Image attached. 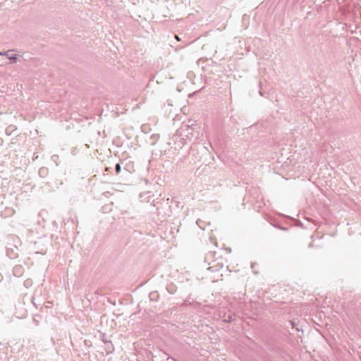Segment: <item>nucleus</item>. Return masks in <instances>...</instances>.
<instances>
[{
    "instance_id": "obj_3",
    "label": "nucleus",
    "mask_w": 361,
    "mask_h": 361,
    "mask_svg": "<svg viewBox=\"0 0 361 361\" xmlns=\"http://www.w3.org/2000/svg\"><path fill=\"white\" fill-rule=\"evenodd\" d=\"M49 173V170L46 167H41L38 171V174L41 178H45Z\"/></svg>"
},
{
    "instance_id": "obj_16",
    "label": "nucleus",
    "mask_w": 361,
    "mask_h": 361,
    "mask_svg": "<svg viewBox=\"0 0 361 361\" xmlns=\"http://www.w3.org/2000/svg\"><path fill=\"white\" fill-rule=\"evenodd\" d=\"M259 92L260 95H262V96L263 95L262 92L261 90H259Z\"/></svg>"
},
{
    "instance_id": "obj_6",
    "label": "nucleus",
    "mask_w": 361,
    "mask_h": 361,
    "mask_svg": "<svg viewBox=\"0 0 361 361\" xmlns=\"http://www.w3.org/2000/svg\"><path fill=\"white\" fill-rule=\"evenodd\" d=\"M159 135H157V134H154V135H152L151 136V137H150V140H151V141H152V142H151V144H152V145L155 144V143H156V142L157 141V140L159 139Z\"/></svg>"
},
{
    "instance_id": "obj_10",
    "label": "nucleus",
    "mask_w": 361,
    "mask_h": 361,
    "mask_svg": "<svg viewBox=\"0 0 361 361\" xmlns=\"http://www.w3.org/2000/svg\"><path fill=\"white\" fill-rule=\"evenodd\" d=\"M290 324L292 326L293 329H295V330L298 331H300L299 329L296 326V324H295V322L294 321H290Z\"/></svg>"
},
{
    "instance_id": "obj_8",
    "label": "nucleus",
    "mask_w": 361,
    "mask_h": 361,
    "mask_svg": "<svg viewBox=\"0 0 361 361\" xmlns=\"http://www.w3.org/2000/svg\"><path fill=\"white\" fill-rule=\"evenodd\" d=\"M115 171H116V174H118L121 171V164L120 163H117L115 166Z\"/></svg>"
},
{
    "instance_id": "obj_9",
    "label": "nucleus",
    "mask_w": 361,
    "mask_h": 361,
    "mask_svg": "<svg viewBox=\"0 0 361 361\" xmlns=\"http://www.w3.org/2000/svg\"><path fill=\"white\" fill-rule=\"evenodd\" d=\"M233 320V316L232 315H228L226 318L224 319V321L228 323L232 322Z\"/></svg>"
},
{
    "instance_id": "obj_5",
    "label": "nucleus",
    "mask_w": 361,
    "mask_h": 361,
    "mask_svg": "<svg viewBox=\"0 0 361 361\" xmlns=\"http://www.w3.org/2000/svg\"><path fill=\"white\" fill-rule=\"evenodd\" d=\"M221 267H220V266L219 265V264H216V265L209 267L207 268V270H209V271H212V272H215V271H219Z\"/></svg>"
},
{
    "instance_id": "obj_7",
    "label": "nucleus",
    "mask_w": 361,
    "mask_h": 361,
    "mask_svg": "<svg viewBox=\"0 0 361 361\" xmlns=\"http://www.w3.org/2000/svg\"><path fill=\"white\" fill-rule=\"evenodd\" d=\"M185 127L186 128L185 130L188 131V133L186 134V136H188V135H192V133L190 130H192V129L190 128L189 125H185ZM184 126L182 128V130H183Z\"/></svg>"
},
{
    "instance_id": "obj_11",
    "label": "nucleus",
    "mask_w": 361,
    "mask_h": 361,
    "mask_svg": "<svg viewBox=\"0 0 361 361\" xmlns=\"http://www.w3.org/2000/svg\"><path fill=\"white\" fill-rule=\"evenodd\" d=\"M7 255L10 257V258H14V255H12L11 253H10V250L8 249L7 250Z\"/></svg>"
},
{
    "instance_id": "obj_1",
    "label": "nucleus",
    "mask_w": 361,
    "mask_h": 361,
    "mask_svg": "<svg viewBox=\"0 0 361 361\" xmlns=\"http://www.w3.org/2000/svg\"><path fill=\"white\" fill-rule=\"evenodd\" d=\"M13 51V50L1 51H0V56H6V58L9 59L11 63H17L20 61V59H21L23 56L18 54H10V52Z\"/></svg>"
},
{
    "instance_id": "obj_12",
    "label": "nucleus",
    "mask_w": 361,
    "mask_h": 361,
    "mask_svg": "<svg viewBox=\"0 0 361 361\" xmlns=\"http://www.w3.org/2000/svg\"><path fill=\"white\" fill-rule=\"evenodd\" d=\"M279 230H281V231H288V228L284 227V226H280V227H279Z\"/></svg>"
},
{
    "instance_id": "obj_13",
    "label": "nucleus",
    "mask_w": 361,
    "mask_h": 361,
    "mask_svg": "<svg viewBox=\"0 0 361 361\" xmlns=\"http://www.w3.org/2000/svg\"><path fill=\"white\" fill-rule=\"evenodd\" d=\"M167 290H168L169 293L171 294H173L174 293L173 290H171L170 288H167Z\"/></svg>"
},
{
    "instance_id": "obj_14",
    "label": "nucleus",
    "mask_w": 361,
    "mask_h": 361,
    "mask_svg": "<svg viewBox=\"0 0 361 361\" xmlns=\"http://www.w3.org/2000/svg\"><path fill=\"white\" fill-rule=\"evenodd\" d=\"M312 246H313V244H312V243H310V245H309V247H312Z\"/></svg>"
},
{
    "instance_id": "obj_4",
    "label": "nucleus",
    "mask_w": 361,
    "mask_h": 361,
    "mask_svg": "<svg viewBox=\"0 0 361 361\" xmlns=\"http://www.w3.org/2000/svg\"><path fill=\"white\" fill-rule=\"evenodd\" d=\"M269 224L276 228H279L281 226L276 219L271 218L269 221Z\"/></svg>"
},
{
    "instance_id": "obj_17",
    "label": "nucleus",
    "mask_w": 361,
    "mask_h": 361,
    "mask_svg": "<svg viewBox=\"0 0 361 361\" xmlns=\"http://www.w3.org/2000/svg\"><path fill=\"white\" fill-rule=\"evenodd\" d=\"M109 343L111 345V347L113 346V343H111L110 341L109 342Z\"/></svg>"
},
{
    "instance_id": "obj_15",
    "label": "nucleus",
    "mask_w": 361,
    "mask_h": 361,
    "mask_svg": "<svg viewBox=\"0 0 361 361\" xmlns=\"http://www.w3.org/2000/svg\"><path fill=\"white\" fill-rule=\"evenodd\" d=\"M2 278H3V276H2V275L0 274V281L2 280Z\"/></svg>"
},
{
    "instance_id": "obj_2",
    "label": "nucleus",
    "mask_w": 361,
    "mask_h": 361,
    "mask_svg": "<svg viewBox=\"0 0 361 361\" xmlns=\"http://www.w3.org/2000/svg\"><path fill=\"white\" fill-rule=\"evenodd\" d=\"M149 298L151 301H157L159 298V294L157 291H152L149 293Z\"/></svg>"
}]
</instances>
